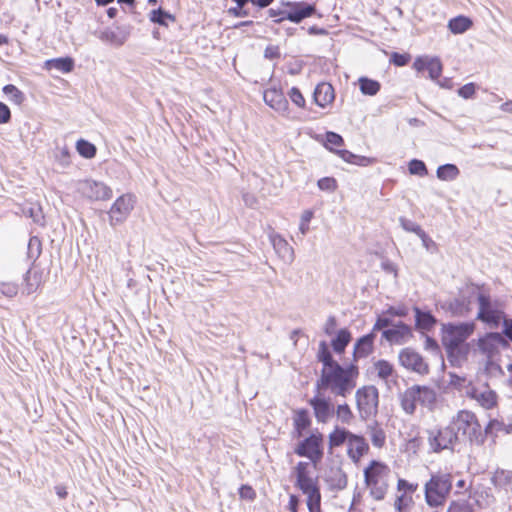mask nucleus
I'll use <instances>...</instances> for the list:
<instances>
[{"label": "nucleus", "mask_w": 512, "mask_h": 512, "mask_svg": "<svg viewBox=\"0 0 512 512\" xmlns=\"http://www.w3.org/2000/svg\"><path fill=\"white\" fill-rule=\"evenodd\" d=\"M450 311L456 316H465L469 309L464 300L455 299L449 304Z\"/></svg>", "instance_id": "48"}, {"label": "nucleus", "mask_w": 512, "mask_h": 512, "mask_svg": "<svg viewBox=\"0 0 512 512\" xmlns=\"http://www.w3.org/2000/svg\"><path fill=\"white\" fill-rule=\"evenodd\" d=\"M289 98L297 107L303 108L305 106V98L297 87L291 88L289 92Z\"/></svg>", "instance_id": "57"}, {"label": "nucleus", "mask_w": 512, "mask_h": 512, "mask_svg": "<svg viewBox=\"0 0 512 512\" xmlns=\"http://www.w3.org/2000/svg\"><path fill=\"white\" fill-rule=\"evenodd\" d=\"M359 87L364 95L374 96L379 92L381 85L376 80L361 77L359 79Z\"/></svg>", "instance_id": "39"}, {"label": "nucleus", "mask_w": 512, "mask_h": 512, "mask_svg": "<svg viewBox=\"0 0 512 512\" xmlns=\"http://www.w3.org/2000/svg\"><path fill=\"white\" fill-rule=\"evenodd\" d=\"M408 61H409V56L407 54H400V53L394 52L391 55V62L398 67L405 66L408 63Z\"/></svg>", "instance_id": "63"}, {"label": "nucleus", "mask_w": 512, "mask_h": 512, "mask_svg": "<svg viewBox=\"0 0 512 512\" xmlns=\"http://www.w3.org/2000/svg\"><path fill=\"white\" fill-rule=\"evenodd\" d=\"M44 281V270L36 265H33L30 269H28L23 277L22 293L26 295L35 293L44 283Z\"/></svg>", "instance_id": "15"}, {"label": "nucleus", "mask_w": 512, "mask_h": 512, "mask_svg": "<svg viewBox=\"0 0 512 512\" xmlns=\"http://www.w3.org/2000/svg\"><path fill=\"white\" fill-rule=\"evenodd\" d=\"M459 175V168L451 163L440 165L436 170V176L441 181H454Z\"/></svg>", "instance_id": "34"}, {"label": "nucleus", "mask_w": 512, "mask_h": 512, "mask_svg": "<svg viewBox=\"0 0 512 512\" xmlns=\"http://www.w3.org/2000/svg\"><path fill=\"white\" fill-rule=\"evenodd\" d=\"M313 99L318 106L325 108L335 99L333 86L327 82L319 83L314 90Z\"/></svg>", "instance_id": "25"}, {"label": "nucleus", "mask_w": 512, "mask_h": 512, "mask_svg": "<svg viewBox=\"0 0 512 512\" xmlns=\"http://www.w3.org/2000/svg\"><path fill=\"white\" fill-rule=\"evenodd\" d=\"M418 391L419 404L429 410H433L437 402V393L434 388L425 385H414Z\"/></svg>", "instance_id": "29"}, {"label": "nucleus", "mask_w": 512, "mask_h": 512, "mask_svg": "<svg viewBox=\"0 0 512 512\" xmlns=\"http://www.w3.org/2000/svg\"><path fill=\"white\" fill-rule=\"evenodd\" d=\"M269 240L276 254L285 262L291 263L294 260V250L289 243L275 231L269 233Z\"/></svg>", "instance_id": "20"}, {"label": "nucleus", "mask_w": 512, "mask_h": 512, "mask_svg": "<svg viewBox=\"0 0 512 512\" xmlns=\"http://www.w3.org/2000/svg\"><path fill=\"white\" fill-rule=\"evenodd\" d=\"M76 189L81 195L91 201H105L112 197V189L109 186L92 179L78 181Z\"/></svg>", "instance_id": "10"}, {"label": "nucleus", "mask_w": 512, "mask_h": 512, "mask_svg": "<svg viewBox=\"0 0 512 512\" xmlns=\"http://www.w3.org/2000/svg\"><path fill=\"white\" fill-rule=\"evenodd\" d=\"M427 442L429 450L434 453H440L444 450L453 451L457 443V436L451 430L449 425L443 427H433L427 430Z\"/></svg>", "instance_id": "6"}, {"label": "nucleus", "mask_w": 512, "mask_h": 512, "mask_svg": "<svg viewBox=\"0 0 512 512\" xmlns=\"http://www.w3.org/2000/svg\"><path fill=\"white\" fill-rule=\"evenodd\" d=\"M312 216H313V213L309 210H306L303 212L302 216H301V221H300V225H299V230L301 232L302 235H305L309 229V222L310 220L312 219Z\"/></svg>", "instance_id": "61"}, {"label": "nucleus", "mask_w": 512, "mask_h": 512, "mask_svg": "<svg viewBox=\"0 0 512 512\" xmlns=\"http://www.w3.org/2000/svg\"><path fill=\"white\" fill-rule=\"evenodd\" d=\"M3 93L15 104L20 105L25 100V95L15 85L7 84L3 87Z\"/></svg>", "instance_id": "42"}, {"label": "nucleus", "mask_w": 512, "mask_h": 512, "mask_svg": "<svg viewBox=\"0 0 512 512\" xmlns=\"http://www.w3.org/2000/svg\"><path fill=\"white\" fill-rule=\"evenodd\" d=\"M264 102L272 109L281 114L288 112V101L281 90L276 88L267 89L263 95Z\"/></svg>", "instance_id": "22"}, {"label": "nucleus", "mask_w": 512, "mask_h": 512, "mask_svg": "<svg viewBox=\"0 0 512 512\" xmlns=\"http://www.w3.org/2000/svg\"><path fill=\"white\" fill-rule=\"evenodd\" d=\"M310 464L300 461L295 467L296 486L302 491L307 492L312 488L318 487L317 481L310 475Z\"/></svg>", "instance_id": "21"}, {"label": "nucleus", "mask_w": 512, "mask_h": 512, "mask_svg": "<svg viewBox=\"0 0 512 512\" xmlns=\"http://www.w3.org/2000/svg\"><path fill=\"white\" fill-rule=\"evenodd\" d=\"M352 432L336 426L328 436L329 449L332 450L335 447H339L345 442H348Z\"/></svg>", "instance_id": "32"}, {"label": "nucleus", "mask_w": 512, "mask_h": 512, "mask_svg": "<svg viewBox=\"0 0 512 512\" xmlns=\"http://www.w3.org/2000/svg\"><path fill=\"white\" fill-rule=\"evenodd\" d=\"M335 413L338 421L342 424L349 425L354 418L351 408L346 403L338 405Z\"/></svg>", "instance_id": "44"}, {"label": "nucleus", "mask_w": 512, "mask_h": 512, "mask_svg": "<svg viewBox=\"0 0 512 512\" xmlns=\"http://www.w3.org/2000/svg\"><path fill=\"white\" fill-rule=\"evenodd\" d=\"M47 65L50 68H54L62 73H68L73 70L74 61L70 57L56 58L47 61Z\"/></svg>", "instance_id": "40"}, {"label": "nucleus", "mask_w": 512, "mask_h": 512, "mask_svg": "<svg viewBox=\"0 0 512 512\" xmlns=\"http://www.w3.org/2000/svg\"><path fill=\"white\" fill-rule=\"evenodd\" d=\"M477 300L479 310L476 318L488 325L497 327L504 315L503 311L498 307V303L492 301L489 295L483 293L478 295Z\"/></svg>", "instance_id": "9"}, {"label": "nucleus", "mask_w": 512, "mask_h": 512, "mask_svg": "<svg viewBox=\"0 0 512 512\" xmlns=\"http://www.w3.org/2000/svg\"><path fill=\"white\" fill-rule=\"evenodd\" d=\"M307 496V507L310 512H321L320 503H321V494L319 487L312 488L307 490V492H303Z\"/></svg>", "instance_id": "38"}, {"label": "nucleus", "mask_w": 512, "mask_h": 512, "mask_svg": "<svg viewBox=\"0 0 512 512\" xmlns=\"http://www.w3.org/2000/svg\"><path fill=\"white\" fill-rule=\"evenodd\" d=\"M382 336L391 344H404L410 337H412V330L410 326L402 321H398L392 327L384 329Z\"/></svg>", "instance_id": "16"}, {"label": "nucleus", "mask_w": 512, "mask_h": 512, "mask_svg": "<svg viewBox=\"0 0 512 512\" xmlns=\"http://www.w3.org/2000/svg\"><path fill=\"white\" fill-rule=\"evenodd\" d=\"M42 252V244L38 237L33 236L29 239L27 247L28 258L35 261Z\"/></svg>", "instance_id": "45"}, {"label": "nucleus", "mask_w": 512, "mask_h": 512, "mask_svg": "<svg viewBox=\"0 0 512 512\" xmlns=\"http://www.w3.org/2000/svg\"><path fill=\"white\" fill-rule=\"evenodd\" d=\"M359 376L358 366L350 364L342 366L335 364L331 369H322L320 377L316 381L315 388L318 391L329 390L334 396L347 397L356 387Z\"/></svg>", "instance_id": "1"}, {"label": "nucleus", "mask_w": 512, "mask_h": 512, "mask_svg": "<svg viewBox=\"0 0 512 512\" xmlns=\"http://www.w3.org/2000/svg\"><path fill=\"white\" fill-rule=\"evenodd\" d=\"M417 393L418 391L413 385L400 394L401 408L408 415L414 414L416 411L417 404H419Z\"/></svg>", "instance_id": "28"}, {"label": "nucleus", "mask_w": 512, "mask_h": 512, "mask_svg": "<svg viewBox=\"0 0 512 512\" xmlns=\"http://www.w3.org/2000/svg\"><path fill=\"white\" fill-rule=\"evenodd\" d=\"M400 364L415 373L425 375L429 372V366L423 359V357L412 348H404L399 352Z\"/></svg>", "instance_id": "12"}, {"label": "nucleus", "mask_w": 512, "mask_h": 512, "mask_svg": "<svg viewBox=\"0 0 512 512\" xmlns=\"http://www.w3.org/2000/svg\"><path fill=\"white\" fill-rule=\"evenodd\" d=\"M412 502V498L402 494L397 497L395 501V508L398 512H409V507Z\"/></svg>", "instance_id": "54"}, {"label": "nucleus", "mask_w": 512, "mask_h": 512, "mask_svg": "<svg viewBox=\"0 0 512 512\" xmlns=\"http://www.w3.org/2000/svg\"><path fill=\"white\" fill-rule=\"evenodd\" d=\"M447 512H474L473 507L466 501H454L450 504Z\"/></svg>", "instance_id": "53"}, {"label": "nucleus", "mask_w": 512, "mask_h": 512, "mask_svg": "<svg viewBox=\"0 0 512 512\" xmlns=\"http://www.w3.org/2000/svg\"><path fill=\"white\" fill-rule=\"evenodd\" d=\"M491 481L495 488L504 491L507 497H511L512 493V472L503 469H497Z\"/></svg>", "instance_id": "26"}, {"label": "nucleus", "mask_w": 512, "mask_h": 512, "mask_svg": "<svg viewBox=\"0 0 512 512\" xmlns=\"http://www.w3.org/2000/svg\"><path fill=\"white\" fill-rule=\"evenodd\" d=\"M131 26H118L115 29H106L101 32L99 38L114 46L123 45L129 38Z\"/></svg>", "instance_id": "23"}, {"label": "nucleus", "mask_w": 512, "mask_h": 512, "mask_svg": "<svg viewBox=\"0 0 512 512\" xmlns=\"http://www.w3.org/2000/svg\"><path fill=\"white\" fill-rule=\"evenodd\" d=\"M239 496L242 499L254 500L255 497H256V493H255L254 489L251 486L242 485L239 488Z\"/></svg>", "instance_id": "62"}, {"label": "nucleus", "mask_w": 512, "mask_h": 512, "mask_svg": "<svg viewBox=\"0 0 512 512\" xmlns=\"http://www.w3.org/2000/svg\"><path fill=\"white\" fill-rule=\"evenodd\" d=\"M355 398L357 409L362 419L367 420L377 413L378 390L376 387L364 386L359 388L356 391Z\"/></svg>", "instance_id": "8"}, {"label": "nucleus", "mask_w": 512, "mask_h": 512, "mask_svg": "<svg viewBox=\"0 0 512 512\" xmlns=\"http://www.w3.org/2000/svg\"><path fill=\"white\" fill-rule=\"evenodd\" d=\"M19 287L13 282H0V294L7 297L13 298L17 295Z\"/></svg>", "instance_id": "49"}, {"label": "nucleus", "mask_w": 512, "mask_h": 512, "mask_svg": "<svg viewBox=\"0 0 512 512\" xmlns=\"http://www.w3.org/2000/svg\"><path fill=\"white\" fill-rule=\"evenodd\" d=\"M417 487H418L417 484L409 483L408 481H406L404 479L398 480L397 488L399 491L413 493L414 491L417 490Z\"/></svg>", "instance_id": "64"}, {"label": "nucleus", "mask_w": 512, "mask_h": 512, "mask_svg": "<svg viewBox=\"0 0 512 512\" xmlns=\"http://www.w3.org/2000/svg\"><path fill=\"white\" fill-rule=\"evenodd\" d=\"M472 24L469 17L460 15L449 20L448 28L453 34H462L469 30Z\"/></svg>", "instance_id": "33"}, {"label": "nucleus", "mask_w": 512, "mask_h": 512, "mask_svg": "<svg viewBox=\"0 0 512 512\" xmlns=\"http://www.w3.org/2000/svg\"><path fill=\"white\" fill-rule=\"evenodd\" d=\"M323 442V434L316 430L311 433L310 436L300 441L294 452L300 457L308 458L314 465H316L324 456Z\"/></svg>", "instance_id": "7"}, {"label": "nucleus", "mask_w": 512, "mask_h": 512, "mask_svg": "<svg viewBox=\"0 0 512 512\" xmlns=\"http://www.w3.org/2000/svg\"><path fill=\"white\" fill-rule=\"evenodd\" d=\"M386 314L384 313V315L382 316H379L373 326V329H372V332L374 333L375 331H378V330H384V329H388L390 327H392V325H394L391 321L390 318L386 317L385 316Z\"/></svg>", "instance_id": "59"}, {"label": "nucleus", "mask_w": 512, "mask_h": 512, "mask_svg": "<svg viewBox=\"0 0 512 512\" xmlns=\"http://www.w3.org/2000/svg\"><path fill=\"white\" fill-rule=\"evenodd\" d=\"M399 223L401 227L407 232H413L417 236H419L424 230L418 225L416 222L409 220L405 217L399 218Z\"/></svg>", "instance_id": "50"}, {"label": "nucleus", "mask_w": 512, "mask_h": 512, "mask_svg": "<svg viewBox=\"0 0 512 512\" xmlns=\"http://www.w3.org/2000/svg\"><path fill=\"white\" fill-rule=\"evenodd\" d=\"M289 8L285 12V16L275 20L276 23H280L284 20H289L293 23H300L305 18L312 16L316 12L315 5L307 2H286L284 4Z\"/></svg>", "instance_id": "13"}, {"label": "nucleus", "mask_w": 512, "mask_h": 512, "mask_svg": "<svg viewBox=\"0 0 512 512\" xmlns=\"http://www.w3.org/2000/svg\"><path fill=\"white\" fill-rule=\"evenodd\" d=\"M322 391L316 390V394L308 403L313 408L314 416L318 423H327L334 413V406L330 398L324 397Z\"/></svg>", "instance_id": "14"}, {"label": "nucleus", "mask_w": 512, "mask_h": 512, "mask_svg": "<svg viewBox=\"0 0 512 512\" xmlns=\"http://www.w3.org/2000/svg\"><path fill=\"white\" fill-rule=\"evenodd\" d=\"M448 425L457 436V443L465 441L480 442L481 426L474 413L461 410L451 419Z\"/></svg>", "instance_id": "4"}, {"label": "nucleus", "mask_w": 512, "mask_h": 512, "mask_svg": "<svg viewBox=\"0 0 512 512\" xmlns=\"http://www.w3.org/2000/svg\"><path fill=\"white\" fill-rule=\"evenodd\" d=\"M351 341V333L348 329H341L338 331L336 337L332 340L333 350L341 354Z\"/></svg>", "instance_id": "36"}, {"label": "nucleus", "mask_w": 512, "mask_h": 512, "mask_svg": "<svg viewBox=\"0 0 512 512\" xmlns=\"http://www.w3.org/2000/svg\"><path fill=\"white\" fill-rule=\"evenodd\" d=\"M77 152L86 159L95 157L97 149L94 144L87 140L80 139L76 143Z\"/></svg>", "instance_id": "41"}, {"label": "nucleus", "mask_w": 512, "mask_h": 512, "mask_svg": "<svg viewBox=\"0 0 512 512\" xmlns=\"http://www.w3.org/2000/svg\"><path fill=\"white\" fill-rule=\"evenodd\" d=\"M410 174L424 177L428 174L427 167L422 160L412 159L408 164Z\"/></svg>", "instance_id": "46"}, {"label": "nucleus", "mask_w": 512, "mask_h": 512, "mask_svg": "<svg viewBox=\"0 0 512 512\" xmlns=\"http://www.w3.org/2000/svg\"><path fill=\"white\" fill-rule=\"evenodd\" d=\"M317 359L322 363V369L332 368L335 364H339L333 359V356L329 350V347L325 341L319 343V349L317 353Z\"/></svg>", "instance_id": "35"}, {"label": "nucleus", "mask_w": 512, "mask_h": 512, "mask_svg": "<svg viewBox=\"0 0 512 512\" xmlns=\"http://www.w3.org/2000/svg\"><path fill=\"white\" fill-rule=\"evenodd\" d=\"M390 468L383 462L372 460L364 469V479L370 495L377 501L383 500L388 490Z\"/></svg>", "instance_id": "3"}, {"label": "nucleus", "mask_w": 512, "mask_h": 512, "mask_svg": "<svg viewBox=\"0 0 512 512\" xmlns=\"http://www.w3.org/2000/svg\"><path fill=\"white\" fill-rule=\"evenodd\" d=\"M375 369L381 379H387L392 375L393 367L386 360H379L375 363Z\"/></svg>", "instance_id": "47"}, {"label": "nucleus", "mask_w": 512, "mask_h": 512, "mask_svg": "<svg viewBox=\"0 0 512 512\" xmlns=\"http://www.w3.org/2000/svg\"><path fill=\"white\" fill-rule=\"evenodd\" d=\"M134 200L130 194H124L118 197L109 211L110 225L115 226L124 222L133 210Z\"/></svg>", "instance_id": "11"}, {"label": "nucleus", "mask_w": 512, "mask_h": 512, "mask_svg": "<svg viewBox=\"0 0 512 512\" xmlns=\"http://www.w3.org/2000/svg\"><path fill=\"white\" fill-rule=\"evenodd\" d=\"M24 213L33 219L37 224H43L44 216L39 206H30L24 210Z\"/></svg>", "instance_id": "52"}, {"label": "nucleus", "mask_w": 512, "mask_h": 512, "mask_svg": "<svg viewBox=\"0 0 512 512\" xmlns=\"http://www.w3.org/2000/svg\"><path fill=\"white\" fill-rule=\"evenodd\" d=\"M386 441V435L382 429H373L371 432V442L373 446L381 448Z\"/></svg>", "instance_id": "55"}, {"label": "nucleus", "mask_w": 512, "mask_h": 512, "mask_svg": "<svg viewBox=\"0 0 512 512\" xmlns=\"http://www.w3.org/2000/svg\"><path fill=\"white\" fill-rule=\"evenodd\" d=\"M413 67L418 72L427 71L432 80H437L442 74V63L438 57L421 56L415 59Z\"/></svg>", "instance_id": "18"}, {"label": "nucleus", "mask_w": 512, "mask_h": 512, "mask_svg": "<svg viewBox=\"0 0 512 512\" xmlns=\"http://www.w3.org/2000/svg\"><path fill=\"white\" fill-rule=\"evenodd\" d=\"M507 345V340L498 332L487 333L479 338L477 342L479 350L487 356L494 354L499 346L506 347Z\"/></svg>", "instance_id": "17"}, {"label": "nucleus", "mask_w": 512, "mask_h": 512, "mask_svg": "<svg viewBox=\"0 0 512 512\" xmlns=\"http://www.w3.org/2000/svg\"><path fill=\"white\" fill-rule=\"evenodd\" d=\"M150 20L154 23H157L161 26H168V20L174 21L175 18L170 13L164 11L161 8L152 10L150 13Z\"/></svg>", "instance_id": "43"}, {"label": "nucleus", "mask_w": 512, "mask_h": 512, "mask_svg": "<svg viewBox=\"0 0 512 512\" xmlns=\"http://www.w3.org/2000/svg\"><path fill=\"white\" fill-rule=\"evenodd\" d=\"M326 138V147L332 150L333 146H341L344 142L341 135L335 132H327L325 135Z\"/></svg>", "instance_id": "56"}, {"label": "nucleus", "mask_w": 512, "mask_h": 512, "mask_svg": "<svg viewBox=\"0 0 512 512\" xmlns=\"http://www.w3.org/2000/svg\"><path fill=\"white\" fill-rule=\"evenodd\" d=\"M415 312V326L419 330L430 331L435 324L437 323V319L427 311H422L418 307H414Z\"/></svg>", "instance_id": "30"}, {"label": "nucleus", "mask_w": 512, "mask_h": 512, "mask_svg": "<svg viewBox=\"0 0 512 512\" xmlns=\"http://www.w3.org/2000/svg\"><path fill=\"white\" fill-rule=\"evenodd\" d=\"M317 186L322 191L334 192L337 189V181L333 177H323L318 180Z\"/></svg>", "instance_id": "51"}, {"label": "nucleus", "mask_w": 512, "mask_h": 512, "mask_svg": "<svg viewBox=\"0 0 512 512\" xmlns=\"http://www.w3.org/2000/svg\"><path fill=\"white\" fill-rule=\"evenodd\" d=\"M335 153L347 163L365 166L371 162L369 158L356 155L345 149L336 150Z\"/></svg>", "instance_id": "37"}, {"label": "nucleus", "mask_w": 512, "mask_h": 512, "mask_svg": "<svg viewBox=\"0 0 512 512\" xmlns=\"http://www.w3.org/2000/svg\"><path fill=\"white\" fill-rule=\"evenodd\" d=\"M293 425H294V433L296 434V437H301L303 435V432L307 430L311 425V418L309 415L308 410L306 409H299L295 411L294 417H293Z\"/></svg>", "instance_id": "31"}, {"label": "nucleus", "mask_w": 512, "mask_h": 512, "mask_svg": "<svg viewBox=\"0 0 512 512\" xmlns=\"http://www.w3.org/2000/svg\"><path fill=\"white\" fill-rule=\"evenodd\" d=\"M418 237L421 239L422 245L427 251L430 253H435L437 251V244L426 234L425 231H423Z\"/></svg>", "instance_id": "58"}, {"label": "nucleus", "mask_w": 512, "mask_h": 512, "mask_svg": "<svg viewBox=\"0 0 512 512\" xmlns=\"http://www.w3.org/2000/svg\"><path fill=\"white\" fill-rule=\"evenodd\" d=\"M325 481L333 491L345 489L348 483L347 475L340 467H331L325 475Z\"/></svg>", "instance_id": "24"}, {"label": "nucleus", "mask_w": 512, "mask_h": 512, "mask_svg": "<svg viewBox=\"0 0 512 512\" xmlns=\"http://www.w3.org/2000/svg\"><path fill=\"white\" fill-rule=\"evenodd\" d=\"M452 489L451 475L447 473L433 474L425 484V500L431 507L441 506Z\"/></svg>", "instance_id": "5"}, {"label": "nucleus", "mask_w": 512, "mask_h": 512, "mask_svg": "<svg viewBox=\"0 0 512 512\" xmlns=\"http://www.w3.org/2000/svg\"><path fill=\"white\" fill-rule=\"evenodd\" d=\"M476 92L474 83H467L458 89V95L464 99H470Z\"/></svg>", "instance_id": "60"}, {"label": "nucleus", "mask_w": 512, "mask_h": 512, "mask_svg": "<svg viewBox=\"0 0 512 512\" xmlns=\"http://www.w3.org/2000/svg\"><path fill=\"white\" fill-rule=\"evenodd\" d=\"M473 322L445 323L441 328V341L449 361L453 364L467 358L470 346L466 340L473 334Z\"/></svg>", "instance_id": "2"}, {"label": "nucleus", "mask_w": 512, "mask_h": 512, "mask_svg": "<svg viewBox=\"0 0 512 512\" xmlns=\"http://www.w3.org/2000/svg\"><path fill=\"white\" fill-rule=\"evenodd\" d=\"M369 450V445L365 438L360 435L351 433L347 442V454L349 458L354 462L358 463Z\"/></svg>", "instance_id": "19"}, {"label": "nucleus", "mask_w": 512, "mask_h": 512, "mask_svg": "<svg viewBox=\"0 0 512 512\" xmlns=\"http://www.w3.org/2000/svg\"><path fill=\"white\" fill-rule=\"evenodd\" d=\"M375 334L373 332L360 337L354 346V360L367 357L373 351Z\"/></svg>", "instance_id": "27"}]
</instances>
